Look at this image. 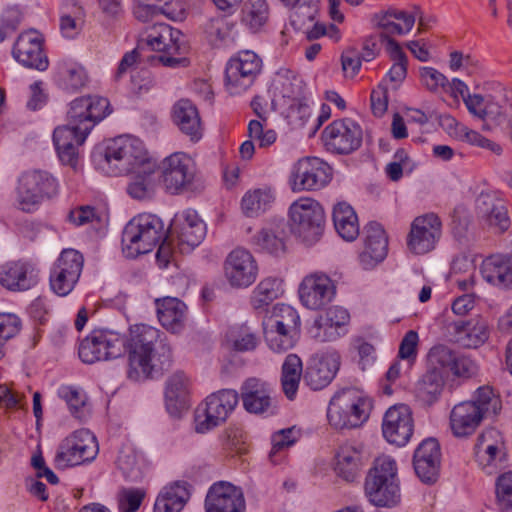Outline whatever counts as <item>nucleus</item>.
<instances>
[{
  "label": "nucleus",
  "instance_id": "1",
  "mask_svg": "<svg viewBox=\"0 0 512 512\" xmlns=\"http://www.w3.org/2000/svg\"><path fill=\"white\" fill-rule=\"evenodd\" d=\"M160 335V330L146 324L131 326L126 336L113 330H94L81 341L78 354L84 363L93 364L128 353V377L139 381L171 366V347Z\"/></svg>",
  "mask_w": 512,
  "mask_h": 512
},
{
  "label": "nucleus",
  "instance_id": "2",
  "mask_svg": "<svg viewBox=\"0 0 512 512\" xmlns=\"http://www.w3.org/2000/svg\"><path fill=\"white\" fill-rule=\"evenodd\" d=\"M372 407V399L364 391L355 387L342 388L329 402L328 421L336 429L357 428L368 420Z\"/></svg>",
  "mask_w": 512,
  "mask_h": 512
},
{
  "label": "nucleus",
  "instance_id": "3",
  "mask_svg": "<svg viewBox=\"0 0 512 512\" xmlns=\"http://www.w3.org/2000/svg\"><path fill=\"white\" fill-rule=\"evenodd\" d=\"M365 494L371 504L392 508L401 501L396 462L390 456H380L365 479Z\"/></svg>",
  "mask_w": 512,
  "mask_h": 512
},
{
  "label": "nucleus",
  "instance_id": "4",
  "mask_svg": "<svg viewBox=\"0 0 512 512\" xmlns=\"http://www.w3.org/2000/svg\"><path fill=\"white\" fill-rule=\"evenodd\" d=\"M148 162H155L144 143L133 136H120L111 140L104 152L102 168L111 176L128 174Z\"/></svg>",
  "mask_w": 512,
  "mask_h": 512
},
{
  "label": "nucleus",
  "instance_id": "5",
  "mask_svg": "<svg viewBox=\"0 0 512 512\" xmlns=\"http://www.w3.org/2000/svg\"><path fill=\"white\" fill-rule=\"evenodd\" d=\"M166 235L163 221L154 214L143 213L133 217L122 234L123 253L136 258L151 252Z\"/></svg>",
  "mask_w": 512,
  "mask_h": 512
},
{
  "label": "nucleus",
  "instance_id": "6",
  "mask_svg": "<svg viewBox=\"0 0 512 512\" xmlns=\"http://www.w3.org/2000/svg\"><path fill=\"white\" fill-rule=\"evenodd\" d=\"M146 44L160 54L150 57L154 64L175 68L187 66L183 57L188 45L182 32L165 23H155L147 29Z\"/></svg>",
  "mask_w": 512,
  "mask_h": 512
},
{
  "label": "nucleus",
  "instance_id": "7",
  "mask_svg": "<svg viewBox=\"0 0 512 512\" xmlns=\"http://www.w3.org/2000/svg\"><path fill=\"white\" fill-rule=\"evenodd\" d=\"M58 192L56 179L44 171H26L20 175L16 187V203L20 210L33 212L45 198Z\"/></svg>",
  "mask_w": 512,
  "mask_h": 512
},
{
  "label": "nucleus",
  "instance_id": "8",
  "mask_svg": "<svg viewBox=\"0 0 512 512\" xmlns=\"http://www.w3.org/2000/svg\"><path fill=\"white\" fill-rule=\"evenodd\" d=\"M238 402L239 395L232 389H223L209 395L195 411L196 432L203 434L224 423Z\"/></svg>",
  "mask_w": 512,
  "mask_h": 512
},
{
  "label": "nucleus",
  "instance_id": "9",
  "mask_svg": "<svg viewBox=\"0 0 512 512\" xmlns=\"http://www.w3.org/2000/svg\"><path fill=\"white\" fill-rule=\"evenodd\" d=\"M291 230L304 242L313 243L323 232L324 210L312 198H300L289 209Z\"/></svg>",
  "mask_w": 512,
  "mask_h": 512
},
{
  "label": "nucleus",
  "instance_id": "10",
  "mask_svg": "<svg viewBox=\"0 0 512 512\" xmlns=\"http://www.w3.org/2000/svg\"><path fill=\"white\" fill-rule=\"evenodd\" d=\"M99 452L98 442L93 433L80 429L65 438L55 456L60 469L93 461Z\"/></svg>",
  "mask_w": 512,
  "mask_h": 512
},
{
  "label": "nucleus",
  "instance_id": "11",
  "mask_svg": "<svg viewBox=\"0 0 512 512\" xmlns=\"http://www.w3.org/2000/svg\"><path fill=\"white\" fill-rule=\"evenodd\" d=\"M262 68L259 56L250 50L240 51L231 58L225 69V87L231 95H238L249 89Z\"/></svg>",
  "mask_w": 512,
  "mask_h": 512
},
{
  "label": "nucleus",
  "instance_id": "12",
  "mask_svg": "<svg viewBox=\"0 0 512 512\" xmlns=\"http://www.w3.org/2000/svg\"><path fill=\"white\" fill-rule=\"evenodd\" d=\"M161 177L166 190L174 195L187 190L196 177V163L184 152H174L165 157L160 165Z\"/></svg>",
  "mask_w": 512,
  "mask_h": 512
},
{
  "label": "nucleus",
  "instance_id": "13",
  "mask_svg": "<svg viewBox=\"0 0 512 512\" xmlns=\"http://www.w3.org/2000/svg\"><path fill=\"white\" fill-rule=\"evenodd\" d=\"M506 102V89L496 84L493 93L484 95L474 93L473 97L466 101V108L474 117L493 126H500L507 121ZM483 128L490 129L488 124H484Z\"/></svg>",
  "mask_w": 512,
  "mask_h": 512
},
{
  "label": "nucleus",
  "instance_id": "14",
  "mask_svg": "<svg viewBox=\"0 0 512 512\" xmlns=\"http://www.w3.org/2000/svg\"><path fill=\"white\" fill-rule=\"evenodd\" d=\"M362 137L360 125L349 118L333 121L322 132L326 149L340 155H347L359 149Z\"/></svg>",
  "mask_w": 512,
  "mask_h": 512
},
{
  "label": "nucleus",
  "instance_id": "15",
  "mask_svg": "<svg viewBox=\"0 0 512 512\" xmlns=\"http://www.w3.org/2000/svg\"><path fill=\"white\" fill-rule=\"evenodd\" d=\"M109 106L108 99L101 96L78 97L69 104L67 121L89 134L110 113Z\"/></svg>",
  "mask_w": 512,
  "mask_h": 512
},
{
  "label": "nucleus",
  "instance_id": "16",
  "mask_svg": "<svg viewBox=\"0 0 512 512\" xmlns=\"http://www.w3.org/2000/svg\"><path fill=\"white\" fill-rule=\"evenodd\" d=\"M330 179V167L326 163L317 157H306L294 164L289 184L294 192L314 191L326 186Z\"/></svg>",
  "mask_w": 512,
  "mask_h": 512
},
{
  "label": "nucleus",
  "instance_id": "17",
  "mask_svg": "<svg viewBox=\"0 0 512 512\" xmlns=\"http://www.w3.org/2000/svg\"><path fill=\"white\" fill-rule=\"evenodd\" d=\"M84 264L81 253L74 249L61 252L50 272V287L59 296L68 295L78 282Z\"/></svg>",
  "mask_w": 512,
  "mask_h": 512
},
{
  "label": "nucleus",
  "instance_id": "18",
  "mask_svg": "<svg viewBox=\"0 0 512 512\" xmlns=\"http://www.w3.org/2000/svg\"><path fill=\"white\" fill-rule=\"evenodd\" d=\"M474 450L476 461L488 475L496 473L506 462L504 439L495 428L486 429L477 437Z\"/></svg>",
  "mask_w": 512,
  "mask_h": 512
},
{
  "label": "nucleus",
  "instance_id": "19",
  "mask_svg": "<svg viewBox=\"0 0 512 512\" xmlns=\"http://www.w3.org/2000/svg\"><path fill=\"white\" fill-rule=\"evenodd\" d=\"M442 234V223L434 213H427L416 217L410 227L407 237V247L416 255H423L432 251Z\"/></svg>",
  "mask_w": 512,
  "mask_h": 512
},
{
  "label": "nucleus",
  "instance_id": "20",
  "mask_svg": "<svg viewBox=\"0 0 512 512\" xmlns=\"http://www.w3.org/2000/svg\"><path fill=\"white\" fill-rule=\"evenodd\" d=\"M224 276L233 288L251 286L258 276V264L254 256L244 248L232 250L224 261Z\"/></svg>",
  "mask_w": 512,
  "mask_h": 512
},
{
  "label": "nucleus",
  "instance_id": "21",
  "mask_svg": "<svg viewBox=\"0 0 512 512\" xmlns=\"http://www.w3.org/2000/svg\"><path fill=\"white\" fill-rule=\"evenodd\" d=\"M340 363V354L335 350L316 353L308 361L304 372L305 384L315 391L327 387L335 378Z\"/></svg>",
  "mask_w": 512,
  "mask_h": 512
},
{
  "label": "nucleus",
  "instance_id": "22",
  "mask_svg": "<svg viewBox=\"0 0 512 512\" xmlns=\"http://www.w3.org/2000/svg\"><path fill=\"white\" fill-rule=\"evenodd\" d=\"M336 293L333 281L323 273L306 276L299 287L302 304L311 310L321 309L329 304Z\"/></svg>",
  "mask_w": 512,
  "mask_h": 512
},
{
  "label": "nucleus",
  "instance_id": "23",
  "mask_svg": "<svg viewBox=\"0 0 512 512\" xmlns=\"http://www.w3.org/2000/svg\"><path fill=\"white\" fill-rule=\"evenodd\" d=\"M412 413L404 404L390 407L383 418L382 433L384 438L397 446H404L413 434Z\"/></svg>",
  "mask_w": 512,
  "mask_h": 512
},
{
  "label": "nucleus",
  "instance_id": "24",
  "mask_svg": "<svg viewBox=\"0 0 512 512\" xmlns=\"http://www.w3.org/2000/svg\"><path fill=\"white\" fill-rule=\"evenodd\" d=\"M13 57L23 66L45 71L48 68V58L42 49V38L35 30L21 33L13 47Z\"/></svg>",
  "mask_w": 512,
  "mask_h": 512
},
{
  "label": "nucleus",
  "instance_id": "25",
  "mask_svg": "<svg viewBox=\"0 0 512 512\" xmlns=\"http://www.w3.org/2000/svg\"><path fill=\"white\" fill-rule=\"evenodd\" d=\"M245 501L240 489L229 482L219 481L208 490L206 512H243Z\"/></svg>",
  "mask_w": 512,
  "mask_h": 512
},
{
  "label": "nucleus",
  "instance_id": "26",
  "mask_svg": "<svg viewBox=\"0 0 512 512\" xmlns=\"http://www.w3.org/2000/svg\"><path fill=\"white\" fill-rule=\"evenodd\" d=\"M450 341L464 348H477L489 338L488 323L483 318L459 320L447 326Z\"/></svg>",
  "mask_w": 512,
  "mask_h": 512
},
{
  "label": "nucleus",
  "instance_id": "27",
  "mask_svg": "<svg viewBox=\"0 0 512 512\" xmlns=\"http://www.w3.org/2000/svg\"><path fill=\"white\" fill-rule=\"evenodd\" d=\"M363 243L359 260L364 269L373 268L387 256L388 238L381 224L372 221L364 227Z\"/></svg>",
  "mask_w": 512,
  "mask_h": 512
},
{
  "label": "nucleus",
  "instance_id": "28",
  "mask_svg": "<svg viewBox=\"0 0 512 512\" xmlns=\"http://www.w3.org/2000/svg\"><path fill=\"white\" fill-rule=\"evenodd\" d=\"M38 272L25 261H10L0 266V285L10 291H27L38 283Z\"/></svg>",
  "mask_w": 512,
  "mask_h": 512
},
{
  "label": "nucleus",
  "instance_id": "29",
  "mask_svg": "<svg viewBox=\"0 0 512 512\" xmlns=\"http://www.w3.org/2000/svg\"><path fill=\"white\" fill-rule=\"evenodd\" d=\"M365 465V453L362 444L347 442L338 447L334 456L333 468L338 477L353 482L359 477Z\"/></svg>",
  "mask_w": 512,
  "mask_h": 512
},
{
  "label": "nucleus",
  "instance_id": "30",
  "mask_svg": "<svg viewBox=\"0 0 512 512\" xmlns=\"http://www.w3.org/2000/svg\"><path fill=\"white\" fill-rule=\"evenodd\" d=\"M441 462L440 446L437 440L428 438L417 447L413 456L416 474L425 483H433L439 475Z\"/></svg>",
  "mask_w": 512,
  "mask_h": 512
},
{
  "label": "nucleus",
  "instance_id": "31",
  "mask_svg": "<svg viewBox=\"0 0 512 512\" xmlns=\"http://www.w3.org/2000/svg\"><path fill=\"white\" fill-rule=\"evenodd\" d=\"M270 385L258 378L247 379L241 387V399L245 410L253 414L272 413L274 401Z\"/></svg>",
  "mask_w": 512,
  "mask_h": 512
},
{
  "label": "nucleus",
  "instance_id": "32",
  "mask_svg": "<svg viewBox=\"0 0 512 512\" xmlns=\"http://www.w3.org/2000/svg\"><path fill=\"white\" fill-rule=\"evenodd\" d=\"M174 125L188 136L190 141L198 142L203 136V127L197 107L188 99L177 101L171 112Z\"/></svg>",
  "mask_w": 512,
  "mask_h": 512
},
{
  "label": "nucleus",
  "instance_id": "33",
  "mask_svg": "<svg viewBox=\"0 0 512 512\" xmlns=\"http://www.w3.org/2000/svg\"><path fill=\"white\" fill-rule=\"evenodd\" d=\"M88 135L69 122L54 130L53 142L63 164L70 166L76 164L77 148L85 142Z\"/></svg>",
  "mask_w": 512,
  "mask_h": 512
},
{
  "label": "nucleus",
  "instance_id": "34",
  "mask_svg": "<svg viewBox=\"0 0 512 512\" xmlns=\"http://www.w3.org/2000/svg\"><path fill=\"white\" fill-rule=\"evenodd\" d=\"M483 419L481 408L476 407L474 402L463 401L451 410L450 428L455 437H468L475 432Z\"/></svg>",
  "mask_w": 512,
  "mask_h": 512
},
{
  "label": "nucleus",
  "instance_id": "35",
  "mask_svg": "<svg viewBox=\"0 0 512 512\" xmlns=\"http://www.w3.org/2000/svg\"><path fill=\"white\" fill-rule=\"evenodd\" d=\"M161 325L172 333L181 332L187 321V306L178 298L164 297L155 300Z\"/></svg>",
  "mask_w": 512,
  "mask_h": 512
},
{
  "label": "nucleus",
  "instance_id": "36",
  "mask_svg": "<svg viewBox=\"0 0 512 512\" xmlns=\"http://www.w3.org/2000/svg\"><path fill=\"white\" fill-rule=\"evenodd\" d=\"M176 221H180L178 242L183 251L193 249L205 238L206 225L195 210L183 211Z\"/></svg>",
  "mask_w": 512,
  "mask_h": 512
},
{
  "label": "nucleus",
  "instance_id": "37",
  "mask_svg": "<svg viewBox=\"0 0 512 512\" xmlns=\"http://www.w3.org/2000/svg\"><path fill=\"white\" fill-rule=\"evenodd\" d=\"M190 499V485L176 481L162 488L158 494L153 512H181Z\"/></svg>",
  "mask_w": 512,
  "mask_h": 512
},
{
  "label": "nucleus",
  "instance_id": "38",
  "mask_svg": "<svg viewBox=\"0 0 512 512\" xmlns=\"http://www.w3.org/2000/svg\"><path fill=\"white\" fill-rule=\"evenodd\" d=\"M481 274L492 285L512 287V257L499 254L487 257L482 262Z\"/></svg>",
  "mask_w": 512,
  "mask_h": 512
},
{
  "label": "nucleus",
  "instance_id": "39",
  "mask_svg": "<svg viewBox=\"0 0 512 512\" xmlns=\"http://www.w3.org/2000/svg\"><path fill=\"white\" fill-rule=\"evenodd\" d=\"M478 214L484 218L490 226L499 232L506 231L510 226L507 208L501 199L490 194H480L476 199Z\"/></svg>",
  "mask_w": 512,
  "mask_h": 512
},
{
  "label": "nucleus",
  "instance_id": "40",
  "mask_svg": "<svg viewBox=\"0 0 512 512\" xmlns=\"http://www.w3.org/2000/svg\"><path fill=\"white\" fill-rule=\"evenodd\" d=\"M157 164L148 162L145 166L131 171L130 181L127 185V193L134 199L145 200L153 196L155 191V173Z\"/></svg>",
  "mask_w": 512,
  "mask_h": 512
},
{
  "label": "nucleus",
  "instance_id": "41",
  "mask_svg": "<svg viewBox=\"0 0 512 512\" xmlns=\"http://www.w3.org/2000/svg\"><path fill=\"white\" fill-rule=\"evenodd\" d=\"M165 401L171 415H178L188 409V378L184 373L176 372L168 378Z\"/></svg>",
  "mask_w": 512,
  "mask_h": 512
},
{
  "label": "nucleus",
  "instance_id": "42",
  "mask_svg": "<svg viewBox=\"0 0 512 512\" xmlns=\"http://www.w3.org/2000/svg\"><path fill=\"white\" fill-rule=\"evenodd\" d=\"M416 17L401 10H387L374 15V26L382 29L385 36L389 34L403 35L411 31Z\"/></svg>",
  "mask_w": 512,
  "mask_h": 512
},
{
  "label": "nucleus",
  "instance_id": "43",
  "mask_svg": "<svg viewBox=\"0 0 512 512\" xmlns=\"http://www.w3.org/2000/svg\"><path fill=\"white\" fill-rule=\"evenodd\" d=\"M334 227L346 241H354L359 235V222L354 209L345 202H340L333 209Z\"/></svg>",
  "mask_w": 512,
  "mask_h": 512
},
{
  "label": "nucleus",
  "instance_id": "44",
  "mask_svg": "<svg viewBox=\"0 0 512 512\" xmlns=\"http://www.w3.org/2000/svg\"><path fill=\"white\" fill-rule=\"evenodd\" d=\"M275 200V192L270 187L247 191L241 200V209L248 217H256L267 211Z\"/></svg>",
  "mask_w": 512,
  "mask_h": 512
},
{
  "label": "nucleus",
  "instance_id": "45",
  "mask_svg": "<svg viewBox=\"0 0 512 512\" xmlns=\"http://www.w3.org/2000/svg\"><path fill=\"white\" fill-rule=\"evenodd\" d=\"M58 80L63 89L76 92L87 84L88 75L81 64L63 61L58 65Z\"/></svg>",
  "mask_w": 512,
  "mask_h": 512
},
{
  "label": "nucleus",
  "instance_id": "46",
  "mask_svg": "<svg viewBox=\"0 0 512 512\" xmlns=\"http://www.w3.org/2000/svg\"><path fill=\"white\" fill-rule=\"evenodd\" d=\"M263 333L268 347L274 352L281 353L295 345L299 329L263 325Z\"/></svg>",
  "mask_w": 512,
  "mask_h": 512
},
{
  "label": "nucleus",
  "instance_id": "47",
  "mask_svg": "<svg viewBox=\"0 0 512 512\" xmlns=\"http://www.w3.org/2000/svg\"><path fill=\"white\" fill-rule=\"evenodd\" d=\"M302 375V361L296 354L286 356L282 365L281 385L285 396L293 400Z\"/></svg>",
  "mask_w": 512,
  "mask_h": 512
},
{
  "label": "nucleus",
  "instance_id": "48",
  "mask_svg": "<svg viewBox=\"0 0 512 512\" xmlns=\"http://www.w3.org/2000/svg\"><path fill=\"white\" fill-rule=\"evenodd\" d=\"M443 386L444 376L428 370L416 385V397L424 405H432L438 400Z\"/></svg>",
  "mask_w": 512,
  "mask_h": 512
},
{
  "label": "nucleus",
  "instance_id": "49",
  "mask_svg": "<svg viewBox=\"0 0 512 512\" xmlns=\"http://www.w3.org/2000/svg\"><path fill=\"white\" fill-rule=\"evenodd\" d=\"M282 293V280L276 277H266L253 290L251 304L254 309H263L282 295Z\"/></svg>",
  "mask_w": 512,
  "mask_h": 512
},
{
  "label": "nucleus",
  "instance_id": "50",
  "mask_svg": "<svg viewBox=\"0 0 512 512\" xmlns=\"http://www.w3.org/2000/svg\"><path fill=\"white\" fill-rule=\"evenodd\" d=\"M253 243L260 251L275 256L286 251L284 232L278 228H263L254 236Z\"/></svg>",
  "mask_w": 512,
  "mask_h": 512
},
{
  "label": "nucleus",
  "instance_id": "51",
  "mask_svg": "<svg viewBox=\"0 0 512 512\" xmlns=\"http://www.w3.org/2000/svg\"><path fill=\"white\" fill-rule=\"evenodd\" d=\"M269 15L266 0H248L242 9V23L252 32L259 31L267 22Z\"/></svg>",
  "mask_w": 512,
  "mask_h": 512
},
{
  "label": "nucleus",
  "instance_id": "52",
  "mask_svg": "<svg viewBox=\"0 0 512 512\" xmlns=\"http://www.w3.org/2000/svg\"><path fill=\"white\" fill-rule=\"evenodd\" d=\"M58 395L66 402L75 418L83 420L87 416V395L82 389L71 385H63L59 388Z\"/></svg>",
  "mask_w": 512,
  "mask_h": 512
},
{
  "label": "nucleus",
  "instance_id": "53",
  "mask_svg": "<svg viewBox=\"0 0 512 512\" xmlns=\"http://www.w3.org/2000/svg\"><path fill=\"white\" fill-rule=\"evenodd\" d=\"M456 356L455 351L448 346L434 345L427 355L428 370L438 372L445 377L447 372H451Z\"/></svg>",
  "mask_w": 512,
  "mask_h": 512
},
{
  "label": "nucleus",
  "instance_id": "54",
  "mask_svg": "<svg viewBox=\"0 0 512 512\" xmlns=\"http://www.w3.org/2000/svg\"><path fill=\"white\" fill-rule=\"evenodd\" d=\"M262 325L285 328L300 327V317L297 311L287 304H276L263 320Z\"/></svg>",
  "mask_w": 512,
  "mask_h": 512
},
{
  "label": "nucleus",
  "instance_id": "55",
  "mask_svg": "<svg viewBox=\"0 0 512 512\" xmlns=\"http://www.w3.org/2000/svg\"><path fill=\"white\" fill-rule=\"evenodd\" d=\"M318 3L319 0H303L302 3L296 4L292 7L290 24L299 31L306 29L307 25L312 24L316 19Z\"/></svg>",
  "mask_w": 512,
  "mask_h": 512
},
{
  "label": "nucleus",
  "instance_id": "56",
  "mask_svg": "<svg viewBox=\"0 0 512 512\" xmlns=\"http://www.w3.org/2000/svg\"><path fill=\"white\" fill-rule=\"evenodd\" d=\"M233 27L234 24L226 18L215 17L207 21L204 26V32L211 45L220 46L230 38Z\"/></svg>",
  "mask_w": 512,
  "mask_h": 512
},
{
  "label": "nucleus",
  "instance_id": "57",
  "mask_svg": "<svg viewBox=\"0 0 512 512\" xmlns=\"http://www.w3.org/2000/svg\"><path fill=\"white\" fill-rule=\"evenodd\" d=\"M474 405L482 409V415L486 417L488 414H497L501 409V402L498 397L493 393V390L488 386H483L477 389L474 395Z\"/></svg>",
  "mask_w": 512,
  "mask_h": 512
},
{
  "label": "nucleus",
  "instance_id": "58",
  "mask_svg": "<svg viewBox=\"0 0 512 512\" xmlns=\"http://www.w3.org/2000/svg\"><path fill=\"white\" fill-rule=\"evenodd\" d=\"M145 497V492L138 488H124L117 495L119 512H136Z\"/></svg>",
  "mask_w": 512,
  "mask_h": 512
},
{
  "label": "nucleus",
  "instance_id": "59",
  "mask_svg": "<svg viewBox=\"0 0 512 512\" xmlns=\"http://www.w3.org/2000/svg\"><path fill=\"white\" fill-rule=\"evenodd\" d=\"M230 341L233 349L239 352L252 351L258 345V337L248 326H242L232 332Z\"/></svg>",
  "mask_w": 512,
  "mask_h": 512
},
{
  "label": "nucleus",
  "instance_id": "60",
  "mask_svg": "<svg viewBox=\"0 0 512 512\" xmlns=\"http://www.w3.org/2000/svg\"><path fill=\"white\" fill-rule=\"evenodd\" d=\"M496 501L500 510L512 509V472L504 473L497 478Z\"/></svg>",
  "mask_w": 512,
  "mask_h": 512
},
{
  "label": "nucleus",
  "instance_id": "61",
  "mask_svg": "<svg viewBox=\"0 0 512 512\" xmlns=\"http://www.w3.org/2000/svg\"><path fill=\"white\" fill-rule=\"evenodd\" d=\"M21 329V320L14 314H0V359L4 356L3 346Z\"/></svg>",
  "mask_w": 512,
  "mask_h": 512
},
{
  "label": "nucleus",
  "instance_id": "62",
  "mask_svg": "<svg viewBox=\"0 0 512 512\" xmlns=\"http://www.w3.org/2000/svg\"><path fill=\"white\" fill-rule=\"evenodd\" d=\"M419 74L422 85L430 92H438L449 84L447 77L433 67H422Z\"/></svg>",
  "mask_w": 512,
  "mask_h": 512
},
{
  "label": "nucleus",
  "instance_id": "63",
  "mask_svg": "<svg viewBox=\"0 0 512 512\" xmlns=\"http://www.w3.org/2000/svg\"><path fill=\"white\" fill-rule=\"evenodd\" d=\"M322 318L318 317L315 319L313 326L310 329V333L313 338L320 342L334 341L341 335L345 334V331L330 325V323H324Z\"/></svg>",
  "mask_w": 512,
  "mask_h": 512
},
{
  "label": "nucleus",
  "instance_id": "64",
  "mask_svg": "<svg viewBox=\"0 0 512 512\" xmlns=\"http://www.w3.org/2000/svg\"><path fill=\"white\" fill-rule=\"evenodd\" d=\"M419 343L418 333L414 330H409L403 337L398 356L405 360H414L417 355V347Z\"/></svg>",
  "mask_w": 512,
  "mask_h": 512
}]
</instances>
